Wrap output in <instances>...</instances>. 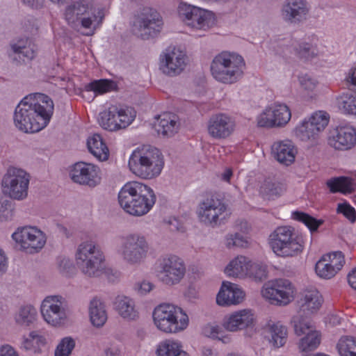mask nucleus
<instances>
[{
  "mask_svg": "<svg viewBox=\"0 0 356 356\" xmlns=\"http://www.w3.org/2000/svg\"><path fill=\"white\" fill-rule=\"evenodd\" d=\"M113 309L124 320L135 321L139 318V311L134 298L126 295L117 296L113 302Z\"/></svg>",
  "mask_w": 356,
  "mask_h": 356,
  "instance_id": "nucleus-31",
  "label": "nucleus"
},
{
  "mask_svg": "<svg viewBox=\"0 0 356 356\" xmlns=\"http://www.w3.org/2000/svg\"><path fill=\"white\" fill-rule=\"evenodd\" d=\"M154 288L153 283L146 280L138 281L133 286L134 291L140 296H147Z\"/></svg>",
  "mask_w": 356,
  "mask_h": 356,
  "instance_id": "nucleus-57",
  "label": "nucleus"
},
{
  "mask_svg": "<svg viewBox=\"0 0 356 356\" xmlns=\"http://www.w3.org/2000/svg\"><path fill=\"white\" fill-rule=\"evenodd\" d=\"M118 202L122 209L134 216L147 213L156 202L153 190L138 181L124 184L118 193Z\"/></svg>",
  "mask_w": 356,
  "mask_h": 356,
  "instance_id": "nucleus-4",
  "label": "nucleus"
},
{
  "mask_svg": "<svg viewBox=\"0 0 356 356\" xmlns=\"http://www.w3.org/2000/svg\"><path fill=\"white\" fill-rule=\"evenodd\" d=\"M348 282L351 288L356 290V267L348 274Z\"/></svg>",
  "mask_w": 356,
  "mask_h": 356,
  "instance_id": "nucleus-64",
  "label": "nucleus"
},
{
  "mask_svg": "<svg viewBox=\"0 0 356 356\" xmlns=\"http://www.w3.org/2000/svg\"><path fill=\"white\" fill-rule=\"evenodd\" d=\"M336 350L339 356H356V338L343 335L336 343Z\"/></svg>",
  "mask_w": 356,
  "mask_h": 356,
  "instance_id": "nucleus-48",
  "label": "nucleus"
},
{
  "mask_svg": "<svg viewBox=\"0 0 356 356\" xmlns=\"http://www.w3.org/2000/svg\"><path fill=\"white\" fill-rule=\"evenodd\" d=\"M268 275L267 266L261 261H254L248 258L247 278L261 281Z\"/></svg>",
  "mask_w": 356,
  "mask_h": 356,
  "instance_id": "nucleus-51",
  "label": "nucleus"
},
{
  "mask_svg": "<svg viewBox=\"0 0 356 356\" xmlns=\"http://www.w3.org/2000/svg\"><path fill=\"white\" fill-rule=\"evenodd\" d=\"M248 258L243 255H238L232 258L225 266L224 274L229 278L246 279Z\"/></svg>",
  "mask_w": 356,
  "mask_h": 356,
  "instance_id": "nucleus-36",
  "label": "nucleus"
},
{
  "mask_svg": "<svg viewBox=\"0 0 356 356\" xmlns=\"http://www.w3.org/2000/svg\"><path fill=\"white\" fill-rule=\"evenodd\" d=\"M136 111L121 104H109L99 112L97 121L99 126L108 131L115 132L129 127L136 118Z\"/></svg>",
  "mask_w": 356,
  "mask_h": 356,
  "instance_id": "nucleus-10",
  "label": "nucleus"
},
{
  "mask_svg": "<svg viewBox=\"0 0 356 356\" xmlns=\"http://www.w3.org/2000/svg\"><path fill=\"white\" fill-rule=\"evenodd\" d=\"M47 343V338L38 330H31L19 340V347L25 350L39 353Z\"/></svg>",
  "mask_w": 356,
  "mask_h": 356,
  "instance_id": "nucleus-38",
  "label": "nucleus"
},
{
  "mask_svg": "<svg viewBox=\"0 0 356 356\" xmlns=\"http://www.w3.org/2000/svg\"><path fill=\"white\" fill-rule=\"evenodd\" d=\"M261 295L271 305L284 307L295 300L297 289L295 284L288 279L274 278L263 284Z\"/></svg>",
  "mask_w": 356,
  "mask_h": 356,
  "instance_id": "nucleus-12",
  "label": "nucleus"
},
{
  "mask_svg": "<svg viewBox=\"0 0 356 356\" xmlns=\"http://www.w3.org/2000/svg\"><path fill=\"white\" fill-rule=\"evenodd\" d=\"M89 152L99 161H106L110 155L109 149L99 134H93L87 139Z\"/></svg>",
  "mask_w": 356,
  "mask_h": 356,
  "instance_id": "nucleus-39",
  "label": "nucleus"
},
{
  "mask_svg": "<svg viewBox=\"0 0 356 356\" xmlns=\"http://www.w3.org/2000/svg\"><path fill=\"white\" fill-rule=\"evenodd\" d=\"M257 321L254 309L244 308L237 309L225 316L222 326L226 331L236 332L252 327Z\"/></svg>",
  "mask_w": 356,
  "mask_h": 356,
  "instance_id": "nucleus-24",
  "label": "nucleus"
},
{
  "mask_svg": "<svg viewBox=\"0 0 356 356\" xmlns=\"http://www.w3.org/2000/svg\"><path fill=\"white\" fill-rule=\"evenodd\" d=\"M291 135L295 139L311 145H316L320 138L318 134L305 118L293 127Z\"/></svg>",
  "mask_w": 356,
  "mask_h": 356,
  "instance_id": "nucleus-34",
  "label": "nucleus"
},
{
  "mask_svg": "<svg viewBox=\"0 0 356 356\" xmlns=\"http://www.w3.org/2000/svg\"><path fill=\"white\" fill-rule=\"evenodd\" d=\"M291 216L293 219L305 224L311 232L317 230L318 227L323 223V220H316L312 216L301 211L292 212Z\"/></svg>",
  "mask_w": 356,
  "mask_h": 356,
  "instance_id": "nucleus-54",
  "label": "nucleus"
},
{
  "mask_svg": "<svg viewBox=\"0 0 356 356\" xmlns=\"http://www.w3.org/2000/svg\"><path fill=\"white\" fill-rule=\"evenodd\" d=\"M326 185L332 193H350L354 190L353 179L348 177H337L329 179Z\"/></svg>",
  "mask_w": 356,
  "mask_h": 356,
  "instance_id": "nucleus-45",
  "label": "nucleus"
},
{
  "mask_svg": "<svg viewBox=\"0 0 356 356\" xmlns=\"http://www.w3.org/2000/svg\"><path fill=\"white\" fill-rule=\"evenodd\" d=\"M163 26V21L156 10L147 8L138 17L134 22L136 34L146 39L156 35Z\"/></svg>",
  "mask_w": 356,
  "mask_h": 356,
  "instance_id": "nucleus-21",
  "label": "nucleus"
},
{
  "mask_svg": "<svg viewBox=\"0 0 356 356\" xmlns=\"http://www.w3.org/2000/svg\"><path fill=\"white\" fill-rule=\"evenodd\" d=\"M319 44V40L315 35L306 38L295 48L296 54L300 59L311 60L320 54Z\"/></svg>",
  "mask_w": 356,
  "mask_h": 356,
  "instance_id": "nucleus-37",
  "label": "nucleus"
},
{
  "mask_svg": "<svg viewBox=\"0 0 356 356\" xmlns=\"http://www.w3.org/2000/svg\"><path fill=\"white\" fill-rule=\"evenodd\" d=\"M343 321V318L341 314L331 313L329 314L325 318V323L330 326L340 325Z\"/></svg>",
  "mask_w": 356,
  "mask_h": 356,
  "instance_id": "nucleus-60",
  "label": "nucleus"
},
{
  "mask_svg": "<svg viewBox=\"0 0 356 356\" xmlns=\"http://www.w3.org/2000/svg\"><path fill=\"white\" fill-rule=\"evenodd\" d=\"M327 143L336 150L352 149L356 145V128L350 124L337 126L330 132Z\"/></svg>",
  "mask_w": 356,
  "mask_h": 356,
  "instance_id": "nucleus-25",
  "label": "nucleus"
},
{
  "mask_svg": "<svg viewBox=\"0 0 356 356\" xmlns=\"http://www.w3.org/2000/svg\"><path fill=\"white\" fill-rule=\"evenodd\" d=\"M256 124L260 128H276L270 105L266 106L255 118Z\"/></svg>",
  "mask_w": 356,
  "mask_h": 356,
  "instance_id": "nucleus-52",
  "label": "nucleus"
},
{
  "mask_svg": "<svg viewBox=\"0 0 356 356\" xmlns=\"http://www.w3.org/2000/svg\"><path fill=\"white\" fill-rule=\"evenodd\" d=\"M14 54H18L27 60H32L36 56L35 45L28 38L17 40L10 44Z\"/></svg>",
  "mask_w": 356,
  "mask_h": 356,
  "instance_id": "nucleus-43",
  "label": "nucleus"
},
{
  "mask_svg": "<svg viewBox=\"0 0 356 356\" xmlns=\"http://www.w3.org/2000/svg\"><path fill=\"white\" fill-rule=\"evenodd\" d=\"M245 299V292L237 284L223 281L216 294V302L220 307L236 306Z\"/></svg>",
  "mask_w": 356,
  "mask_h": 356,
  "instance_id": "nucleus-27",
  "label": "nucleus"
},
{
  "mask_svg": "<svg viewBox=\"0 0 356 356\" xmlns=\"http://www.w3.org/2000/svg\"><path fill=\"white\" fill-rule=\"evenodd\" d=\"M222 325L216 323H210L202 327V334L208 338L218 340L223 343H229L232 341V336L227 334Z\"/></svg>",
  "mask_w": 356,
  "mask_h": 356,
  "instance_id": "nucleus-44",
  "label": "nucleus"
},
{
  "mask_svg": "<svg viewBox=\"0 0 356 356\" xmlns=\"http://www.w3.org/2000/svg\"><path fill=\"white\" fill-rule=\"evenodd\" d=\"M187 65L186 52L180 47H170L159 56V70L168 76L179 74Z\"/></svg>",
  "mask_w": 356,
  "mask_h": 356,
  "instance_id": "nucleus-20",
  "label": "nucleus"
},
{
  "mask_svg": "<svg viewBox=\"0 0 356 356\" xmlns=\"http://www.w3.org/2000/svg\"><path fill=\"white\" fill-rule=\"evenodd\" d=\"M74 259L79 270L88 277L104 275L109 281L115 282L120 277L118 271L106 266L104 252L93 240L81 242L76 248Z\"/></svg>",
  "mask_w": 356,
  "mask_h": 356,
  "instance_id": "nucleus-3",
  "label": "nucleus"
},
{
  "mask_svg": "<svg viewBox=\"0 0 356 356\" xmlns=\"http://www.w3.org/2000/svg\"><path fill=\"white\" fill-rule=\"evenodd\" d=\"M236 127V121L233 117L227 113H218L209 118L207 132L214 139H226L234 133Z\"/></svg>",
  "mask_w": 356,
  "mask_h": 356,
  "instance_id": "nucleus-22",
  "label": "nucleus"
},
{
  "mask_svg": "<svg viewBox=\"0 0 356 356\" xmlns=\"http://www.w3.org/2000/svg\"><path fill=\"white\" fill-rule=\"evenodd\" d=\"M323 303V298L320 291L314 286L303 289L299 293L297 305L299 312L307 317L316 314Z\"/></svg>",
  "mask_w": 356,
  "mask_h": 356,
  "instance_id": "nucleus-26",
  "label": "nucleus"
},
{
  "mask_svg": "<svg viewBox=\"0 0 356 356\" xmlns=\"http://www.w3.org/2000/svg\"><path fill=\"white\" fill-rule=\"evenodd\" d=\"M285 191L284 186L279 182L266 180L259 188V193L264 198L271 200L280 196Z\"/></svg>",
  "mask_w": 356,
  "mask_h": 356,
  "instance_id": "nucleus-50",
  "label": "nucleus"
},
{
  "mask_svg": "<svg viewBox=\"0 0 356 356\" xmlns=\"http://www.w3.org/2000/svg\"><path fill=\"white\" fill-rule=\"evenodd\" d=\"M38 319V310L32 304L21 305L13 315L15 324L21 327H30L37 323Z\"/></svg>",
  "mask_w": 356,
  "mask_h": 356,
  "instance_id": "nucleus-35",
  "label": "nucleus"
},
{
  "mask_svg": "<svg viewBox=\"0 0 356 356\" xmlns=\"http://www.w3.org/2000/svg\"><path fill=\"white\" fill-rule=\"evenodd\" d=\"M264 338L275 348L283 347L288 339V328L280 321L268 320L263 327Z\"/></svg>",
  "mask_w": 356,
  "mask_h": 356,
  "instance_id": "nucleus-29",
  "label": "nucleus"
},
{
  "mask_svg": "<svg viewBox=\"0 0 356 356\" xmlns=\"http://www.w3.org/2000/svg\"><path fill=\"white\" fill-rule=\"evenodd\" d=\"M85 88L86 91L93 92L97 96L115 90L117 85L112 80L99 79L91 81L85 86Z\"/></svg>",
  "mask_w": 356,
  "mask_h": 356,
  "instance_id": "nucleus-49",
  "label": "nucleus"
},
{
  "mask_svg": "<svg viewBox=\"0 0 356 356\" xmlns=\"http://www.w3.org/2000/svg\"><path fill=\"white\" fill-rule=\"evenodd\" d=\"M76 345L75 339L70 336L62 338L54 352V356H70Z\"/></svg>",
  "mask_w": 356,
  "mask_h": 356,
  "instance_id": "nucleus-53",
  "label": "nucleus"
},
{
  "mask_svg": "<svg viewBox=\"0 0 356 356\" xmlns=\"http://www.w3.org/2000/svg\"><path fill=\"white\" fill-rule=\"evenodd\" d=\"M11 237L18 250L30 254L40 252L47 240L45 232L35 225L19 227Z\"/></svg>",
  "mask_w": 356,
  "mask_h": 356,
  "instance_id": "nucleus-16",
  "label": "nucleus"
},
{
  "mask_svg": "<svg viewBox=\"0 0 356 356\" xmlns=\"http://www.w3.org/2000/svg\"><path fill=\"white\" fill-rule=\"evenodd\" d=\"M336 106L346 115L356 117V95L350 92H343L336 98Z\"/></svg>",
  "mask_w": 356,
  "mask_h": 356,
  "instance_id": "nucleus-42",
  "label": "nucleus"
},
{
  "mask_svg": "<svg viewBox=\"0 0 356 356\" xmlns=\"http://www.w3.org/2000/svg\"><path fill=\"white\" fill-rule=\"evenodd\" d=\"M63 15L68 25L89 36L101 26L106 10L95 0H77L65 8Z\"/></svg>",
  "mask_w": 356,
  "mask_h": 356,
  "instance_id": "nucleus-2",
  "label": "nucleus"
},
{
  "mask_svg": "<svg viewBox=\"0 0 356 356\" xmlns=\"http://www.w3.org/2000/svg\"><path fill=\"white\" fill-rule=\"evenodd\" d=\"M157 277L168 286L178 284L185 277L186 268L182 258L175 254H166L160 260Z\"/></svg>",
  "mask_w": 356,
  "mask_h": 356,
  "instance_id": "nucleus-18",
  "label": "nucleus"
},
{
  "mask_svg": "<svg viewBox=\"0 0 356 356\" xmlns=\"http://www.w3.org/2000/svg\"><path fill=\"white\" fill-rule=\"evenodd\" d=\"M345 262V257L341 252L325 254L316 262L315 273L321 279L330 280L342 269Z\"/></svg>",
  "mask_w": 356,
  "mask_h": 356,
  "instance_id": "nucleus-23",
  "label": "nucleus"
},
{
  "mask_svg": "<svg viewBox=\"0 0 356 356\" xmlns=\"http://www.w3.org/2000/svg\"><path fill=\"white\" fill-rule=\"evenodd\" d=\"M246 63L242 55L234 51H222L216 54L210 64L213 79L224 85L238 82L244 76Z\"/></svg>",
  "mask_w": 356,
  "mask_h": 356,
  "instance_id": "nucleus-5",
  "label": "nucleus"
},
{
  "mask_svg": "<svg viewBox=\"0 0 356 356\" xmlns=\"http://www.w3.org/2000/svg\"><path fill=\"white\" fill-rule=\"evenodd\" d=\"M0 356H19V355L13 346L6 344L0 347Z\"/></svg>",
  "mask_w": 356,
  "mask_h": 356,
  "instance_id": "nucleus-62",
  "label": "nucleus"
},
{
  "mask_svg": "<svg viewBox=\"0 0 356 356\" xmlns=\"http://www.w3.org/2000/svg\"><path fill=\"white\" fill-rule=\"evenodd\" d=\"M56 266L57 270L64 276H68L73 267L72 261L65 257H59L56 259Z\"/></svg>",
  "mask_w": 356,
  "mask_h": 356,
  "instance_id": "nucleus-58",
  "label": "nucleus"
},
{
  "mask_svg": "<svg viewBox=\"0 0 356 356\" xmlns=\"http://www.w3.org/2000/svg\"><path fill=\"white\" fill-rule=\"evenodd\" d=\"M177 15L184 24L199 36L204 35L218 22L217 16L212 10L186 2L179 3Z\"/></svg>",
  "mask_w": 356,
  "mask_h": 356,
  "instance_id": "nucleus-8",
  "label": "nucleus"
},
{
  "mask_svg": "<svg viewBox=\"0 0 356 356\" xmlns=\"http://www.w3.org/2000/svg\"><path fill=\"white\" fill-rule=\"evenodd\" d=\"M274 122L276 128H283L286 127L291 119V111L289 106L280 102H275L269 104Z\"/></svg>",
  "mask_w": 356,
  "mask_h": 356,
  "instance_id": "nucleus-41",
  "label": "nucleus"
},
{
  "mask_svg": "<svg viewBox=\"0 0 356 356\" xmlns=\"http://www.w3.org/2000/svg\"><path fill=\"white\" fill-rule=\"evenodd\" d=\"M346 81L356 90V65L350 68L346 77Z\"/></svg>",
  "mask_w": 356,
  "mask_h": 356,
  "instance_id": "nucleus-63",
  "label": "nucleus"
},
{
  "mask_svg": "<svg viewBox=\"0 0 356 356\" xmlns=\"http://www.w3.org/2000/svg\"><path fill=\"white\" fill-rule=\"evenodd\" d=\"M155 328L165 334H176L184 332L189 326L190 318L181 307L172 303H161L156 306L152 314Z\"/></svg>",
  "mask_w": 356,
  "mask_h": 356,
  "instance_id": "nucleus-7",
  "label": "nucleus"
},
{
  "mask_svg": "<svg viewBox=\"0 0 356 356\" xmlns=\"http://www.w3.org/2000/svg\"><path fill=\"white\" fill-rule=\"evenodd\" d=\"M13 216L11 204L8 200H0V218L10 220Z\"/></svg>",
  "mask_w": 356,
  "mask_h": 356,
  "instance_id": "nucleus-59",
  "label": "nucleus"
},
{
  "mask_svg": "<svg viewBox=\"0 0 356 356\" xmlns=\"http://www.w3.org/2000/svg\"><path fill=\"white\" fill-rule=\"evenodd\" d=\"M40 312L48 325L60 327L68 321L67 300L60 294L47 296L41 301Z\"/></svg>",
  "mask_w": 356,
  "mask_h": 356,
  "instance_id": "nucleus-14",
  "label": "nucleus"
},
{
  "mask_svg": "<svg viewBox=\"0 0 356 356\" xmlns=\"http://www.w3.org/2000/svg\"><path fill=\"white\" fill-rule=\"evenodd\" d=\"M337 212L343 214L351 223L355 222L356 220V211L347 202L339 203Z\"/></svg>",
  "mask_w": 356,
  "mask_h": 356,
  "instance_id": "nucleus-56",
  "label": "nucleus"
},
{
  "mask_svg": "<svg viewBox=\"0 0 356 356\" xmlns=\"http://www.w3.org/2000/svg\"><path fill=\"white\" fill-rule=\"evenodd\" d=\"M197 215L200 221L204 225L217 227L227 221L231 212L220 200L208 198L200 203Z\"/></svg>",
  "mask_w": 356,
  "mask_h": 356,
  "instance_id": "nucleus-17",
  "label": "nucleus"
},
{
  "mask_svg": "<svg viewBox=\"0 0 356 356\" xmlns=\"http://www.w3.org/2000/svg\"><path fill=\"white\" fill-rule=\"evenodd\" d=\"M121 245L116 252L126 264L138 266L147 259L150 245L147 237L139 232H130L121 236Z\"/></svg>",
  "mask_w": 356,
  "mask_h": 356,
  "instance_id": "nucleus-9",
  "label": "nucleus"
},
{
  "mask_svg": "<svg viewBox=\"0 0 356 356\" xmlns=\"http://www.w3.org/2000/svg\"><path fill=\"white\" fill-rule=\"evenodd\" d=\"M154 127L158 134L170 137L178 131L179 123L177 115L163 113L155 118Z\"/></svg>",
  "mask_w": 356,
  "mask_h": 356,
  "instance_id": "nucleus-32",
  "label": "nucleus"
},
{
  "mask_svg": "<svg viewBox=\"0 0 356 356\" xmlns=\"http://www.w3.org/2000/svg\"><path fill=\"white\" fill-rule=\"evenodd\" d=\"M52 99L43 93H31L17 104L14 113L15 127L24 133H35L45 128L54 113Z\"/></svg>",
  "mask_w": 356,
  "mask_h": 356,
  "instance_id": "nucleus-1",
  "label": "nucleus"
},
{
  "mask_svg": "<svg viewBox=\"0 0 356 356\" xmlns=\"http://www.w3.org/2000/svg\"><path fill=\"white\" fill-rule=\"evenodd\" d=\"M88 316L92 326L99 328L104 325L108 319V314L106 305L104 301L95 297L88 304Z\"/></svg>",
  "mask_w": 356,
  "mask_h": 356,
  "instance_id": "nucleus-33",
  "label": "nucleus"
},
{
  "mask_svg": "<svg viewBox=\"0 0 356 356\" xmlns=\"http://www.w3.org/2000/svg\"><path fill=\"white\" fill-rule=\"evenodd\" d=\"M31 176L25 170L10 167L1 181L2 191L12 200L21 201L28 197Z\"/></svg>",
  "mask_w": 356,
  "mask_h": 356,
  "instance_id": "nucleus-15",
  "label": "nucleus"
},
{
  "mask_svg": "<svg viewBox=\"0 0 356 356\" xmlns=\"http://www.w3.org/2000/svg\"><path fill=\"white\" fill-rule=\"evenodd\" d=\"M8 268V259L5 251L0 248V276L7 271Z\"/></svg>",
  "mask_w": 356,
  "mask_h": 356,
  "instance_id": "nucleus-61",
  "label": "nucleus"
},
{
  "mask_svg": "<svg viewBox=\"0 0 356 356\" xmlns=\"http://www.w3.org/2000/svg\"><path fill=\"white\" fill-rule=\"evenodd\" d=\"M224 243L228 248L234 247H243L247 243L246 239L238 233L227 234L224 239Z\"/></svg>",
  "mask_w": 356,
  "mask_h": 356,
  "instance_id": "nucleus-55",
  "label": "nucleus"
},
{
  "mask_svg": "<svg viewBox=\"0 0 356 356\" xmlns=\"http://www.w3.org/2000/svg\"><path fill=\"white\" fill-rule=\"evenodd\" d=\"M298 84L307 101L316 99L318 96V79L308 74H300L298 76Z\"/></svg>",
  "mask_w": 356,
  "mask_h": 356,
  "instance_id": "nucleus-40",
  "label": "nucleus"
},
{
  "mask_svg": "<svg viewBox=\"0 0 356 356\" xmlns=\"http://www.w3.org/2000/svg\"><path fill=\"white\" fill-rule=\"evenodd\" d=\"M158 356H188L182 350L181 343L175 339H165L161 341L157 348Z\"/></svg>",
  "mask_w": 356,
  "mask_h": 356,
  "instance_id": "nucleus-46",
  "label": "nucleus"
},
{
  "mask_svg": "<svg viewBox=\"0 0 356 356\" xmlns=\"http://www.w3.org/2000/svg\"><path fill=\"white\" fill-rule=\"evenodd\" d=\"M309 122L311 127L316 131L320 136L327 127L330 116L329 113L323 110L312 112L305 118Z\"/></svg>",
  "mask_w": 356,
  "mask_h": 356,
  "instance_id": "nucleus-47",
  "label": "nucleus"
},
{
  "mask_svg": "<svg viewBox=\"0 0 356 356\" xmlns=\"http://www.w3.org/2000/svg\"><path fill=\"white\" fill-rule=\"evenodd\" d=\"M163 156L156 147L143 146L135 149L129 157L130 171L142 179L158 177L164 167Z\"/></svg>",
  "mask_w": 356,
  "mask_h": 356,
  "instance_id": "nucleus-6",
  "label": "nucleus"
},
{
  "mask_svg": "<svg viewBox=\"0 0 356 356\" xmlns=\"http://www.w3.org/2000/svg\"><path fill=\"white\" fill-rule=\"evenodd\" d=\"M309 7L305 0H286L281 9L282 19L289 24H299L307 19Z\"/></svg>",
  "mask_w": 356,
  "mask_h": 356,
  "instance_id": "nucleus-28",
  "label": "nucleus"
},
{
  "mask_svg": "<svg viewBox=\"0 0 356 356\" xmlns=\"http://www.w3.org/2000/svg\"><path fill=\"white\" fill-rule=\"evenodd\" d=\"M298 152L297 146L289 139L277 140L271 147V153L275 159L286 166L295 162Z\"/></svg>",
  "mask_w": 356,
  "mask_h": 356,
  "instance_id": "nucleus-30",
  "label": "nucleus"
},
{
  "mask_svg": "<svg viewBox=\"0 0 356 356\" xmlns=\"http://www.w3.org/2000/svg\"><path fill=\"white\" fill-rule=\"evenodd\" d=\"M291 324L295 334L300 337L297 343L300 352L309 353L318 348L321 343L322 334L308 317L296 314L292 316Z\"/></svg>",
  "mask_w": 356,
  "mask_h": 356,
  "instance_id": "nucleus-13",
  "label": "nucleus"
},
{
  "mask_svg": "<svg viewBox=\"0 0 356 356\" xmlns=\"http://www.w3.org/2000/svg\"><path fill=\"white\" fill-rule=\"evenodd\" d=\"M69 177L74 183L95 188L102 181V170L92 163L79 161L69 168Z\"/></svg>",
  "mask_w": 356,
  "mask_h": 356,
  "instance_id": "nucleus-19",
  "label": "nucleus"
},
{
  "mask_svg": "<svg viewBox=\"0 0 356 356\" xmlns=\"http://www.w3.org/2000/svg\"><path fill=\"white\" fill-rule=\"evenodd\" d=\"M268 241L273 252L282 257L296 256L304 248L302 238L289 226L277 227L270 234Z\"/></svg>",
  "mask_w": 356,
  "mask_h": 356,
  "instance_id": "nucleus-11",
  "label": "nucleus"
}]
</instances>
